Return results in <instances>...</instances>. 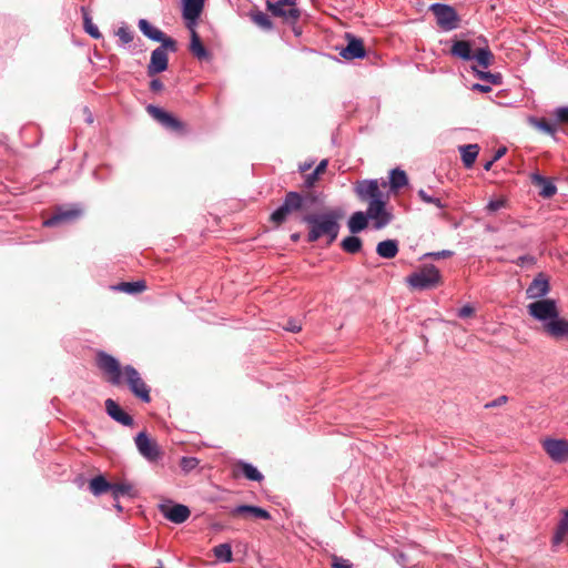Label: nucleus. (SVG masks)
Wrapping results in <instances>:
<instances>
[{"label": "nucleus", "instance_id": "f257e3e1", "mask_svg": "<svg viewBox=\"0 0 568 568\" xmlns=\"http://www.w3.org/2000/svg\"><path fill=\"white\" fill-rule=\"evenodd\" d=\"M381 185L385 187L387 182L382 181L379 184L376 179H367L354 184V192L358 200L367 203L366 213L374 230L385 229L394 219V214L387 205L388 196L384 195Z\"/></svg>", "mask_w": 568, "mask_h": 568}, {"label": "nucleus", "instance_id": "f03ea898", "mask_svg": "<svg viewBox=\"0 0 568 568\" xmlns=\"http://www.w3.org/2000/svg\"><path fill=\"white\" fill-rule=\"evenodd\" d=\"M341 214L331 210L320 214L304 215L302 221L308 225L307 241L313 243L323 236L327 237L328 244L333 243L338 235Z\"/></svg>", "mask_w": 568, "mask_h": 568}, {"label": "nucleus", "instance_id": "7ed1b4c3", "mask_svg": "<svg viewBox=\"0 0 568 568\" xmlns=\"http://www.w3.org/2000/svg\"><path fill=\"white\" fill-rule=\"evenodd\" d=\"M450 54L463 61H476L478 67L487 69L494 61V54L489 47H476L475 41L454 40L450 47Z\"/></svg>", "mask_w": 568, "mask_h": 568}, {"label": "nucleus", "instance_id": "20e7f679", "mask_svg": "<svg viewBox=\"0 0 568 568\" xmlns=\"http://www.w3.org/2000/svg\"><path fill=\"white\" fill-rule=\"evenodd\" d=\"M306 200L307 196L296 191L287 192L282 204L271 214V221L275 224L284 223L292 213L303 210Z\"/></svg>", "mask_w": 568, "mask_h": 568}, {"label": "nucleus", "instance_id": "39448f33", "mask_svg": "<svg viewBox=\"0 0 568 568\" xmlns=\"http://www.w3.org/2000/svg\"><path fill=\"white\" fill-rule=\"evenodd\" d=\"M407 283L413 288L424 291L435 288L442 281L439 270L430 264L425 265L419 271L412 273L407 277Z\"/></svg>", "mask_w": 568, "mask_h": 568}, {"label": "nucleus", "instance_id": "423d86ee", "mask_svg": "<svg viewBox=\"0 0 568 568\" xmlns=\"http://www.w3.org/2000/svg\"><path fill=\"white\" fill-rule=\"evenodd\" d=\"M429 10L435 16L440 30L448 32L459 27L460 18L452 6L436 2L430 4Z\"/></svg>", "mask_w": 568, "mask_h": 568}, {"label": "nucleus", "instance_id": "0eeeda50", "mask_svg": "<svg viewBox=\"0 0 568 568\" xmlns=\"http://www.w3.org/2000/svg\"><path fill=\"white\" fill-rule=\"evenodd\" d=\"M83 215V209L80 204H69L58 206L53 214L43 222L44 226L53 227L74 223Z\"/></svg>", "mask_w": 568, "mask_h": 568}, {"label": "nucleus", "instance_id": "6e6552de", "mask_svg": "<svg viewBox=\"0 0 568 568\" xmlns=\"http://www.w3.org/2000/svg\"><path fill=\"white\" fill-rule=\"evenodd\" d=\"M176 49L175 40H168L164 44L154 49L151 53L150 63L148 65V74L153 77L165 71L169 64L168 51L175 52Z\"/></svg>", "mask_w": 568, "mask_h": 568}, {"label": "nucleus", "instance_id": "1a4fd4ad", "mask_svg": "<svg viewBox=\"0 0 568 568\" xmlns=\"http://www.w3.org/2000/svg\"><path fill=\"white\" fill-rule=\"evenodd\" d=\"M528 314L542 323V326L548 323L556 314L559 313L557 302L552 298L537 300L527 305Z\"/></svg>", "mask_w": 568, "mask_h": 568}, {"label": "nucleus", "instance_id": "9d476101", "mask_svg": "<svg viewBox=\"0 0 568 568\" xmlns=\"http://www.w3.org/2000/svg\"><path fill=\"white\" fill-rule=\"evenodd\" d=\"M125 383L133 395L143 403H150V387L144 383L140 373L131 365L123 367Z\"/></svg>", "mask_w": 568, "mask_h": 568}, {"label": "nucleus", "instance_id": "9b49d317", "mask_svg": "<svg viewBox=\"0 0 568 568\" xmlns=\"http://www.w3.org/2000/svg\"><path fill=\"white\" fill-rule=\"evenodd\" d=\"M296 0L267 1V10L274 17L282 18L285 22L294 24L301 17V11L296 8Z\"/></svg>", "mask_w": 568, "mask_h": 568}, {"label": "nucleus", "instance_id": "f8f14e48", "mask_svg": "<svg viewBox=\"0 0 568 568\" xmlns=\"http://www.w3.org/2000/svg\"><path fill=\"white\" fill-rule=\"evenodd\" d=\"M97 364L109 376L108 381L112 385L118 386L122 384V369L115 357L105 352H100L97 357Z\"/></svg>", "mask_w": 568, "mask_h": 568}, {"label": "nucleus", "instance_id": "ddd939ff", "mask_svg": "<svg viewBox=\"0 0 568 568\" xmlns=\"http://www.w3.org/2000/svg\"><path fill=\"white\" fill-rule=\"evenodd\" d=\"M134 442L140 455L149 463H156L162 457L160 446L145 432H140Z\"/></svg>", "mask_w": 568, "mask_h": 568}, {"label": "nucleus", "instance_id": "4468645a", "mask_svg": "<svg viewBox=\"0 0 568 568\" xmlns=\"http://www.w3.org/2000/svg\"><path fill=\"white\" fill-rule=\"evenodd\" d=\"M542 448L556 464H562L568 460V439L546 438L542 442Z\"/></svg>", "mask_w": 568, "mask_h": 568}, {"label": "nucleus", "instance_id": "2eb2a0df", "mask_svg": "<svg viewBox=\"0 0 568 568\" xmlns=\"http://www.w3.org/2000/svg\"><path fill=\"white\" fill-rule=\"evenodd\" d=\"M205 0H182V16L187 29H193L203 11Z\"/></svg>", "mask_w": 568, "mask_h": 568}, {"label": "nucleus", "instance_id": "dca6fc26", "mask_svg": "<svg viewBox=\"0 0 568 568\" xmlns=\"http://www.w3.org/2000/svg\"><path fill=\"white\" fill-rule=\"evenodd\" d=\"M550 292L549 278L545 273H538L526 288L528 300H544Z\"/></svg>", "mask_w": 568, "mask_h": 568}, {"label": "nucleus", "instance_id": "f3484780", "mask_svg": "<svg viewBox=\"0 0 568 568\" xmlns=\"http://www.w3.org/2000/svg\"><path fill=\"white\" fill-rule=\"evenodd\" d=\"M347 39V45L342 49L339 54L345 60H355V59H363L366 55V50L364 48L363 40L351 34L346 33Z\"/></svg>", "mask_w": 568, "mask_h": 568}, {"label": "nucleus", "instance_id": "a211bd4d", "mask_svg": "<svg viewBox=\"0 0 568 568\" xmlns=\"http://www.w3.org/2000/svg\"><path fill=\"white\" fill-rule=\"evenodd\" d=\"M547 335L556 339L568 338V320L560 317L559 313L542 326Z\"/></svg>", "mask_w": 568, "mask_h": 568}, {"label": "nucleus", "instance_id": "6ab92c4d", "mask_svg": "<svg viewBox=\"0 0 568 568\" xmlns=\"http://www.w3.org/2000/svg\"><path fill=\"white\" fill-rule=\"evenodd\" d=\"M150 116L158 121L162 126L171 131H180L182 129V122L176 118L165 112L164 109H146Z\"/></svg>", "mask_w": 568, "mask_h": 568}, {"label": "nucleus", "instance_id": "aec40b11", "mask_svg": "<svg viewBox=\"0 0 568 568\" xmlns=\"http://www.w3.org/2000/svg\"><path fill=\"white\" fill-rule=\"evenodd\" d=\"M526 120L528 124L536 129L538 132L552 138L556 136L557 125L556 121H552V119L528 115Z\"/></svg>", "mask_w": 568, "mask_h": 568}, {"label": "nucleus", "instance_id": "412c9836", "mask_svg": "<svg viewBox=\"0 0 568 568\" xmlns=\"http://www.w3.org/2000/svg\"><path fill=\"white\" fill-rule=\"evenodd\" d=\"M105 409L108 415L114 419L115 422L122 424L123 426H132L133 418L125 413L115 400L108 398L105 400Z\"/></svg>", "mask_w": 568, "mask_h": 568}, {"label": "nucleus", "instance_id": "4be33fe9", "mask_svg": "<svg viewBox=\"0 0 568 568\" xmlns=\"http://www.w3.org/2000/svg\"><path fill=\"white\" fill-rule=\"evenodd\" d=\"M138 26L143 36L152 41L164 44L165 41L173 40L172 38L165 36V33L159 28L152 26L146 19H140Z\"/></svg>", "mask_w": 568, "mask_h": 568}, {"label": "nucleus", "instance_id": "5701e85b", "mask_svg": "<svg viewBox=\"0 0 568 568\" xmlns=\"http://www.w3.org/2000/svg\"><path fill=\"white\" fill-rule=\"evenodd\" d=\"M163 515L166 519L174 524H182L187 520V518L191 515V511L187 506L182 504H175L172 507L164 510Z\"/></svg>", "mask_w": 568, "mask_h": 568}, {"label": "nucleus", "instance_id": "b1692460", "mask_svg": "<svg viewBox=\"0 0 568 568\" xmlns=\"http://www.w3.org/2000/svg\"><path fill=\"white\" fill-rule=\"evenodd\" d=\"M232 516L237 515H251L255 518L260 519H270L271 515L267 510L258 507V506H252V505H240L233 508L231 511Z\"/></svg>", "mask_w": 568, "mask_h": 568}, {"label": "nucleus", "instance_id": "393cba45", "mask_svg": "<svg viewBox=\"0 0 568 568\" xmlns=\"http://www.w3.org/2000/svg\"><path fill=\"white\" fill-rule=\"evenodd\" d=\"M368 221H369V219L367 216L366 211L365 212H363V211L354 212L347 222L349 232L352 234H357V233L362 232L363 230H365L367 227Z\"/></svg>", "mask_w": 568, "mask_h": 568}, {"label": "nucleus", "instance_id": "a878e982", "mask_svg": "<svg viewBox=\"0 0 568 568\" xmlns=\"http://www.w3.org/2000/svg\"><path fill=\"white\" fill-rule=\"evenodd\" d=\"M463 164L466 169H471L479 153L478 144H464L458 148Z\"/></svg>", "mask_w": 568, "mask_h": 568}, {"label": "nucleus", "instance_id": "bb28decb", "mask_svg": "<svg viewBox=\"0 0 568 568\" xmlns=\"http://www.w3.org/2000/svg\"><path fill=\"white\" fill-rule=\"evenodd\" d=\"M191 31V42H190V51L194 57L199 60H207L210 58V52L202 43L195 28L190 29Z\"/></svg>", "mask_w": 568, "mask_h": 568}, {"label": "nucleus", "instance_id": "cd10ccee", "mask_svg": "<svg viewBox=\"0 0 568 568\" xmlns=\"http://www.w3.org/2000/svg\"><path fill=\"white\" fill-rule=\"evenodd\" d=\"M397 240H384L376 246V253L379 257L390 260L394 258L398 253Z\"/></svg>", "mask_w": 568, "mask_h": 568}, {"label": "nucleus", "instance_id": "c85d7f7f", "mask_svg": "<svg viewBox=\"0 0 568 568\" xmlns=\"http://www.w3.org/2000/svg\"><path fill=\"white\" fill-rule=\"evenodd\" d=\"M390 191L396 192L399 189L404 187L408 184V178L404 170L393 169L389 172V181H388Z\"/></svg>", "mask_w": 568, "mask_h": 568}, {"label": "nucleus", "instance_id": "c756f323", "mask_svg": "<svg viewBox=\"0 0 568 568\" xmlns=\"http://www.w3.org/2000/svg\"><path fill=\"white\" fill-rule=\"evenodd\" d=\"M89 488L94 496H101L102 494L110 491L111 483H109L104 476L99 475L90 480Z\"/></svg>", "mask_w": 568, "mask_h": 568}, {"label": "nucleus", "instance_id": "7c9ffc66", "mask_svg": "<svg viewBox=\"0 0 568 568\" xmlns=\"http://www.w3.org/2000/svg\"><path fill=\"white\" fill-rule=\"evenodd\" d=\"M237 467L241 468V471L245 478L252 481H262L264 479V476L262 473L252 464L240 460L237 463Z\"/></svg>", "mask_w": 568, "mask_h": 568}, {"label": "nucleus", "instance_id": "2f4dec72", "mask_svg": "<svg viewBox=\"0 0 568 568\" xmlns=\"http://www.w3.org/2000/svg\"><path fill=\"white\" fill-rule=\"evenodd\" d=\"M532 181H534V183L542 186L539 192V194L541 196L551 197L554 194H556V192H557L556 185L552 182L548 181L546 178H544L539 174H534Z\"/></svg>", "mask_w": 568, "mask_h": 568}, {"label": "nucleus", "instance_id": "473e14b6", "mask_svg": "<svg viewBox=\"0 0 568 568\" xmlns=\"http://www.w3.org/2000/svg\"><path fill=\"white\" fill-rule=\"evenodd\" d=\"M110 491L114 500H119L121 496H134V487L130 483L111 484Z\"/></svg>", "mask_w": 568, "mask_h": 568}, {"label": "nucleus", "instance_id": "72a5a7b5", "mask_svg": "<svg viewBox=\"0 0 568 568\" xmlns=\"http://www.w3.org/2000/svg\"><path fill=\"white\" fill-rule=\"evenodd\" d=\"M114 288L126 294H138L143 292L146 288V285L144 281L122 282L114 286Z\"/></svg>", "mask_w": 568, "mask_h": 568}, {"label": "nucleus", "instance_id": "f704fd0d", "mask_svg": "<svg viewBox=\"0 0 568 568\" xmlns=\"http://www.w3.org/2000/svg\"><path fill=\"white\" fill-rule=\"evenodd\" d=\"M473 71L476 73V77L481 80L483 82L489 83V84H500L501 83V74L500 73H493L489 71L480 70L477 68V65L471 67Z\"/></svg>", "mask_w": 568, "mask_h": 568}, {"label": "nucleus", "instance_id": "c9c22d12", "mask_svg": "<svg viewBox=\"0 0 568 568\" xmlns=\"http://www.w3.org/2000/svg\"><path fill=\"white\" fill-rule=\"evenodd\" d=\"M251 20L261 29L270 31L273 29V23L270 17L263 11H253L250 14Z\"/></svg>", "mask_w": 568, "mask_h": 568}, {"label": "nucleus", "instance_id": "e433bc0d", "mask_svg": "<svg viewBox=\"0 0 568 568\" xmlns=\"http://www.w3.org/2000/svg\"><path fill=\"white\" fill-rule=\"evenodd\" d=\"M341 246L345 252L349 254H355L358 253L362 248V240L354 235L346 236L345 239H343Z\"/></svg>", "mask_w": 568, "mask_h": 568}, {"label": "nucleus", "instance_id": "4c0bfd02", "mask_svg": "<svg viewBox=\"0 0 568 568\" xmlns=\"http://www.w3.org/2000/svg\"><path fill=\"white\" fill-rule=\"evenodd\" d=\"M83 13V28L88 34H90L94 39H100L102 37L99 28L93 23L92 18L87 12L85 8H81Z\"/></svg>", "mask_w": 568, "mask_h": 568}, {"label": "nucleus", "instance_id": "58836bf2", "mask_svg": "<svg viewBox=\"0 0 568 568\" xmlns=\"http://www.w3.org/2000/svg\"><path fill=\"white\" fill-rule=\"evenodd\" d=\"M213 552L214 556L223 562L232 561V548L229 544H220L215 546Z\"/></svg>", "mask_w": 568, "mask_h": 568}, {"label": "nucleus", "instance_id": "ea45409f", "mask_svg": "<svg viewBox=\"0 0 568 568\" xmlns=\"http://www.w3.org/2000/svg\"><path fill=\"white\" fill-rule=\"evenodd\" d=\"M417 195L426 204H433L440 210L446 207V204H444L439 197L428 194L424 189H419Z\"/></svg>", "mask_w": 568, "mask_h": 568}, {"label": "nucleus", "instance_id": "a19ab883", "mask_svg": "<svg viewBox=\"0 0 568 568\" xmlns=\"http://www.w3.org/2000/svg\"><path fill=\"white\" fill-rule=\"evenodd\" d=\"M567 532H568V521H567V519H565L562 517L559 520L557 529H556V532H555V535L552 537V544L555 546L561 544L562 540L565 539V536L567 535Z\"/></svg>", "mask_w": 568, "mask_h": 568}, {"label": "nucleus", "instance_id": "79ce46f5", "mask_svg": "<svg viewBox=\"0 0 568 568\" xmlns=\"http://www.w3.org/2000/svg\"><path fill=\"white\" fill-rule=\"evenodd\" d=\"M116 36L119 37L122 45H126L133 41V32L126 26H122L118 29Z\"/></svg>", "mask_w": 568, "mask_h": 568}, {"label": "nucleus", "instance_id": "37998d69", "mask_svg": "<svg viewBox=\"0 0 568 568\" xmlns=\"http://www.w3.org/2000/svg\"><path fill=\"white\" fill-rule=\"evenodd\" d=\"M197 465H199V459L195 457L184 456V457H182L181 463H180L182 470L185 473L193 470L194 468L197 467Z\"/></svg>", "mask_w": 568, "mask_h": 568}, {"label": "nucleus", "instance_id": "c03bdc74", "mask_svg": "<svg viewBox=\"0 0 568 568\" xmlns=\"http://www.w3.org/2000/svg\"><path fill=\"white\" fill-rule=\"evenodd\" d=\"M332 568H353L352 562L339 556L332 557Z\"/></svg>", "mask_w": 568, "mask_h": 568}, {"label": "nucleus", "instance_id": "a18cd8bd", "mask_svg": "<svg viewBox=\"0 0 568 568\" xmlns=\"http://www.w3.org/2000/svg\"><path fill=\"white\" fill-rule=\"evenodd\" d=\"M552 121H556L557 129L560 123H568V109H557Z\"/></svg>", "mask_w": 568, "mask_h": 568}, {"label": "nucleus", "instance_id": "49530a36", "mask_svg": "<svg viewBox=\"0 0 568 568\" xmlns=\"http://www.w3.org/2000/svg\"><path fill=\"white\" fill-rule=\"evenodd\" d=\"M318 178H320V175L315 171L305 174L304 175L303 186L305 189H312L316 184V182L318 181Z\"/></svg>", "mask_w": 568, "mask_h": 568}, {"label": "nucleus", "instance_id": "de8ad7c7", "mask_svg": "<svg viewBox=\"0 0 568 568\" xmlns=\"http://www.w3.org/2000/svg\"><path fill=\"white\" fill-rule=\"evenodd\" d=\"M514 263L518 266L534 265L536 263V257L532 255H521Z\"/></svg>", "mask_w": 568, "mask_h": 568}, {"label": "nucleus", "instance_id": "09e8293b", "mask_svg": "<svg viewBox=\"0 0 568 568\" xmlns=\"http://www.w3.org/2000/svg\"><path fill=\"white\" fill-rule=\"evenodd\" d=\"M453 255H454V252L450 250H443V251L430 252V253L426 254V256H429L434 260L447 258V257H452Z\"/></svg>", "mask_w": 568, "mask_h": 568}, {"label": "nucleus", "instance_id": "8fccbe9b", "mask_svg": "<svg viewBox=\"0 0 568 568\" xmlns=\"http://www.w3.org/2000/svg\"><path fill=\"white\" fill-rule=\"evenodd\" d=\"M283 328L285 331H288V332H292V333H296L298 331H301L302 328V325H301V322L297 321V320H294V318H291L287 321V323L283 326Z\"/></svg>", "mask_w": 568, "mask_h": 568}, {"label": "nucleus", "instance_id": "3c124183", "mask_svg": "<svg viewBox=\"0 0 568 568\" xmlns=\"http://www.w3.org/2000/svg\"><path fill=\"white\" fill-rule=\"evenodd\" d=\"M505 204H506V202L503 199L491 200L487 204V210L489 212H496V211L500 210L501 207H504Z\"/></svg>", "mask_w": 568, "mask_h": 568}, {"label": "nucleus", "instance_id": "603ef678", "mask_svg": "<svg viewBox=\"0 0 568 568\" xmlns=\"http://www.w3.org/2000/svg\"><path fill=\"white\" fill-rule=\"evenodd\" d=\"M474 311H475L474 307L470 306L469 304L464 305L463 307H460L458 310V316L460 318L469 317V316H471L474 314Z\"/></svg>", "mask_w": 568, "mask_h": 568}, {"label": "nucleus", "instance_id": "864d4df0", "mask_svg": "<svg viewBox=\"0 0 568 568\" xmlns=\"http://www.w3.org/2000/svg\"><path fill=\"white\" fill-rule=\"evenodd\" d=\"M490 85L491 84L486 83V82H484V83H475V84H473L471 90L479 91V92H483V93H488V92L491 91V87Z\"/></svg>", "mask_w": 568, "mask_h": 568}, {"label": "nucleus", "instance_id": "5fc2aeb1", "mask_svg": "<svg viewBox=\"0 0 568 568\" xmlns=\"http://www.w3.org/2000/svg\"><path fill=\"white\" fill-rule=\"evenodd\" d=\"M507 400H508V397L505 395H501V396L497 397L496 399H494L493 402L487 403L485 405V407L486 408L497 407V406H500V405L507 403Z\"/></svg>", "mask_w": 568, "mask_h": 568}, {"label": "nucleus", "instance_id": "6e6d98bb", "mask_svg": "<svg viewBox=\"0 0 568 568\" xmlns=\"http://www.w3.org/2000/svg\"><path fill=\"white\" fill-rule=\"evenodd\" d=\"M327 165H328V160H327V159H324V160H322V161L317 164V166L315 168V170H314V171H315V172H317V174H318V175H321L322 173H324V172H325V170H326Z\"/></svg>", "mask_w": 568, "mask_h": 568}, {"label": "nucleus", "instance_id": "4d7b16f0", "mask_svg": "<svg viewBox=\"0 0 568 568\" xmlns=\"http://www.w3.org/2000/svg\"><path fill=\"white\" fill-rule=\"evenodd\" d=\"M150 88L151 90L153 91H159L163 88V83L161 80L159 79H153L151 82H150Z\"/></svg>", "mask_w": 568, "mask_h": 568}, {"label": "nucleus", "instance_id": "13d9d810", "mask_svg": "<svg viewBox=\"0 0 568 568\" xmlns=\"http://www.w3.org/2000/svg\"><path fill=\"white\" fill-rule=\"evenodd\" d=\"M506 152H507V149L505 146L499 148L495 152V154L493 156V161H498L499 159H501L506 154Z\"/></svg>", "mask_w": 568, "mask_h": 568}, {"label": "nucleus", "instance_id": "bf43d9fd", "mask_svg": "<svg viewBox=\"0 0 568 568\" xmlns=\"http://www.w3.org/2000/svg\"><path fill=\"white\" fill-rule=\"evenodd\" d=\"M313 164H314V161L301 163L298 165V170H300V172L305 173L313 166Z\"/></svg>", "mask_w": 568, "mask_h": 568}, {"label": "nucleus", "instance_id": "052dcab7", "mask_svg": "<svg viewBox=\"0 0 568 568\" xmlns=\"http://www.w3.org/2000/svg\"><path fill=\"white\" fill-rule=\"evenodd\" d=\"M84 113H85V122L89 123V124H92L93 123V116L92 114L89 112V109H84Z\"/></svg>", "mask_w": 568, "mask_h": 568}, {"label": "nucleus", "instance_id": "680f3d73", "mask_svg": "<svg viewBox=\"0 0 568 568\" xmlns=\"http://www.w3.org/2000/svg\"><path fill=\"white\" fill-rule=\"evenodd\" d=\"M495 162H496V161H493V159H491V160H489L488 162H486V163L484 164V170H485V171H489V170L491 169V166H493V164H494Z\"/></svg>", "mask_w": 568, "mask_h": 568}, {"label": "nucleus", "instance_id": "e2e57ef3", "mask_svg": "<svg viewBox=\"0 0 568 568\" xmlns=\"http://www.w3.org/2000/svg\"><path fill=\"white\" fill-rule=\"evenodd\" d=\"M116 503L114 504V507L115 509L121 513L123 510V507L120 505L119 500H115Z\"/></svg>", "mask_w": 568, "mask_h": 568}, {"label": "nucleus", "instance_id": "0e129e2a", "mask_svg": "<svg viewBox=\"0 0 568 568\" xmlns=\"http://www.w3.org/2000/svg\"><path fill=\"white\" fill-rule=\"evenodd\" d=\"M291 237H292V240H293L294 242H296V241H298V239H300V234H298V233H294V234H292V235H291Z\"/></svg>", "mask_w": 568, "mask_h": 568}, {"label": "nucleus", "instance_id": "69168bd1", "mask_svg": "<svg viewBox=\"0 0 568 568\" xmlns=\"http://www.w3.org/2000/svg\"><path fill=\"white\" fill-rule=\"evenodd\" d=\"M562 517L565 519H567V521H568V509L567 510H562Z\"/></svg>", "mask_w": 568, "mask_h": 568}]
</instances>
